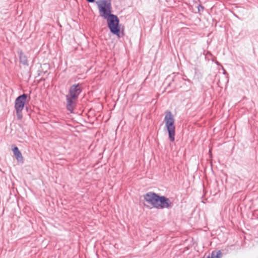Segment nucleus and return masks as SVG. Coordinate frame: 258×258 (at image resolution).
Returning a JSON list of instances; mask_svg holds the SVG:
<instances>
[{"instance_id":"nucleus-1","label":"nucleus","mask_w":258,"mask_h":258,"mask_svg":"<svg viewBox=\"0 0 258 258\" xmlns=\"http://www.w3.org/2000/svg\"><path fill=\"white\" fill-rule=\"evenodd\" d=\"M144 199L148 204L158 209L170 208L173 205L169 199L164 196L160 197L152 192L145 195Z\"/></svg>"},{"instance_id":"nucleus-2","label":"nucleus","mask_w":258,"mask_h":258,"mask_svg":"<svg viewBox=\"0 0 258 258\" xmlns=\"http://www.w3.org/2000/svg\"><path fill=\"white\" fill-rule=\"evenodd\" d=\"M164 120L165 124V127L168 133L169 138L170 141L174 142L175 135V126L174 125V119L170 111H167L165 112V116Z\"/></svg>"},{"instance_id":"nucleus-3","label":"nucleus","mask_w":258,"mask_h":258,"mask_svg":"<svg viewBox=\"0 0 258 258\" xmlns=\"http://www.w3.org/2000/svg\"><path fill=\"white\" fill-rule=\"evenodd\" d=\"M96 3L99 10L100 16L106 18L111 14L112 8L110 0H98Z\"/></svg>"},{"instance_id":"nucleus-4","label":"nucleus","mask_w":258,"mask_h":258,"mask_svg":"<svg viewBox=\"0 0 258 258\" xmlns=\"http://www.w3.org/2000/svg\"><path fill=\"white\" fill-rule=\"evenodd\" d=\"M106 19L107 22L108 28H109L111 32L114 34L118 35L120 29L118 27L119 19L117 17L114 15L111 14L106 17Z\"/></svg>"},{"instance_id":"nucleus-5","label":"nucleus","mask_w":258,"mask_h":258,"mask_svg":"<svg viewBox=\"0 0 258 258\" xmlns=\"http://www.w3.org/2000/svg\"><path fill=\"white\" fill-rule=\"evenodd\" d=\"M27 98V95L23 94L22 95L18 97L15 100V108L16 110L22 111L24 108L26 99Z\"/></svg>"},{"instance_id":"nucleus-6","label":"nucleus","mask_w":258,"mask_h":258,"mask_svg":"<svg viewBox=\"0 0 258 258\" xmlns=\"http://www.w3.org/2000/svg\"><path fill=\"white\" fill-rule=\"evenodd\" d=\"M81 92V89L79 85H74L71 87L69 91V94L68 95L71 96L73 98L77 99Z\"/></svg>"},{"instance_id":"nucleus-7","label":"nucleus","mask_w":258,"mask_h":258,"mask_svg":"<svg viewBox=\"0 0 258 258\" xmlns=\"http://www.w3.org/2000/svg\"><path fill=\"white\" fill-rule=\"evenodd\" d=\"M67 109L72 112L75 106V101L77 99L73 98L71 96L67 95Z\"/></svg>"},{"instance_id":"nucleus-8","label":"nucleus","mask_w":258,"mask_h":258,"mask_svg":"<svg viewBox=\"0 0 258 258\" xmlns=\"http://www.w3.org/2000/svg\"><path fill=\"white\" fill-rule=\"evenodd\" d=\"M13 151L14 155L15 156L17 160L18 161L22 162L23 160V158L22 156V155L20 151H19V149L17 147H15L13 149Z\"/></svg>"},{"instance_id":"nucleus-9","label":"nucleus","mask_w":258,"mask_h":258,"mask_svg":"<svg viewBox=\"0 0 258 258\" xmlns=\"http://www.w3.org/2000/svg\"><path fill=\"white\" fill-rule=\"evenodd\" d=\"M222 252L220 250L213 251L211 255H204L203 258H221Z\"/></svg>"},{"instance_id":"nucleus-10","label":"nucleus","mask_w":258,"mask_h":258,"mask_svg":"<svg viewBox=\"0 0 258 258\" xmlns=\"http://www.w3.org/2000/svg\"><path fill=\"white\" fill-rule=\"evenodd\" d=\"M20 61L23 64H28V61L26 55L22 52H20L19 55Z\"/></svg>"},{"instance_id":"nucleus-11","label":"nucleus","mask_w":258,"mask_h":258,"mask_svg":"<svg viewBox=\"0 0 258 258\" xmlns=\"http://www.w3.org/2000/svg\"><path fill=\"white\" fill-rule=\"evenodd\" d=\"M22 111L16 110L17 116L18 119H21L22 118Z\"/></svg>"},{"instance_id":"nucleus-12","label":"nucleus","mask_w":258,"mask_h":258,"mask_svg":"<svg viewBox=\"0 0 258 258\" xmlns=\"http://www.w3.org/2000/svg\"><path fill=\"white\" fill-rule=\"evenodd\" d=\"M88 2L93 3L95 1V0H87Z\"/></svg>"}]
</instances>
